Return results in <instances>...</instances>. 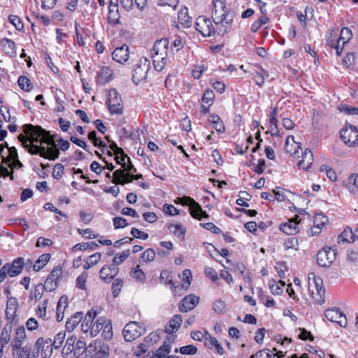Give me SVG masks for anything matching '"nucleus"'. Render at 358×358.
Here are the masks:
<instances>
[{
  "mask_svg": "<svg viewBox=\"0 0 358 358\" xmlns=\"http://www.w3.org/2000/svg\"><path fill=\"white\" fill-rule=\"evenodd\" d=\"M23 134L18 136L22 145L32 155H40L43 157L55 160L59 157V151L55 144V136L50 135L40 126L27 124L23 126Z\"/></svg>",
  "mask_w": 358,
  "mask_h": 358,
  "instance_id": "obj_1",
  "label": "nucleus"
},
{
  "mask_svg": "<svg viewBox=\"0 0 358 358\" xmlns=\"http://www.w3.org/2000/svg\"><path fill=\"white\" fill-rule=\"evenodd\" d=\"M213 8L211 17L215 27L210 18L201 15L196 18V29L203 36H211L215 34L222 36L229 32L232 29L235 12L227 8L225 0H213Z\"/></svg>",
  "mask_w": 358,
  "mask_h": 358,
  "instance_id": "obj_2",
  "label": "nucleus"
},
{
  "mask_svg": "<svg viewBox=\"0 0 358 358\" xmlns=\"http://www.w3.org/2000/svg\"><path fill=\"white\" fill-rule=\"evenodd\" d=\"M169 42L167 38L157 41L151 50L154 68L157 71L164 69L168 61Z\"/></svg>",
  "mask_w": 358,
  "mask_h": 358,
  "instance_id": "obj_3",
  "label": "nucleus"
},
{
  "mask_svg": "<svg viewBox=\"0 0 358 358\" xmlns=\"http://www.w3.org/2000/svg\"><path fill=\"white\" fill-rule=\"evenodd\" d=\"M115 159L123 169L115 171L113 173V179H139L142 176L141 175L136 176L133 175V171H136V169L131 164L129 157L124 154V151L121 154L116 155Z\"/></svg>",
  "mask_w": 358,
  "mask_h": 358,
  "instance_id": "obj_4",
  "label": "nucleus"
},
{
  "mask_svg": "<svg viewBox=\"0 0 358 358\" xmlns=\"http://www.w3.org/2000/svg\"><path fill=\"white\" fill-rule=\"evenodd\" d=\"M108 108L112 115H122L124 112V103L120 94L115 89H110L108 91L107 100Z\"/></svg>",
  "mask_w": 358,
  "mask_h": 358,
  "instance_id": "obj_5",
  "label": "nucleus"
},
{
  "mask_svg": "<svg viewBox=\"0 0 358 358\" xmlns=\"http://www.w3.org/2000/svg\"><path fill=\"white\" fill-rule=\"evenodd\" d=\"M311 279L313 280L315 288V289H310L312 297L315 303L321 305L324 303L325 301V290L323 286L322 279L315 276V273H310L308 275L309 282Z\"/></svg>",
  "mask_w": 358,
  "mask_h": 358,
  "instance_id": "obj_6",
  "label": "nucleus"
},
{
  "mask_svg": "<svg viewBox=\"0 0 358 358\" xmlns=\"http://www.w3.org/2000/svg\"><path fill=\"white\" fill-rule=\"evenodd\" d=\"M150 68V60L146 57H141L133 71V82L138 85L140 82L145 80L147 78L148 73Z\"/></svg>",
  "mask_w": 358,
  "mask_h": 358,
  "instance_id": "obj_7",
  "label": "nucleus"
},
{
  "mask_svg": "<svg viewBox=\"0 0 358 358\" xmlns=\"http://www.w3.org/2000/svg\"><path fill=\"white\" fill-rule=\"evenodd\" d=\"M343 141L350 147L358 145V127L346 124L345 127L340 131Z\"/></svg>",
  "mask_w": 358,
  "mask_h": 358,
  "instance_id": "obj_8",
  "label": "nucleus"
},
{
  "mask_svg": "<svg viewBox=\"0 0 358 358\" xmlns=\"http://www.w3.org/2000/svg\"><path fill=\"white\" fill-rule=\"evenodd\" d=\"M182 205L188 206L189 207L192 216L196 219L208 218V215L203 211L201 206L189 196H183L178 198Z\"/></svg>",
  "mask_w": 358,
  "mask_h": 358,
  "instance_id": "obj_9",
  "label": "nucleus"
},
{
  "mask_svg": "<svg viewBox=\"0 0 358 358\" xmlns=\"http://www.w3.org/2000/svg\"><path fill=\"white\" fill-rule=\"evenodd\" d=\"M145 329L136 322H130L127 323L122 331L124 340L131 342L141 336Z\"/></svg>",
  "mask_w": 358,
  "mask_h": 358,
  "instance_id": "obj_10",
  "label": "nucleus"
},
{
  "mask_svg": "<svg viewBox=\"0 0 358 358\" xmlns=\"http://www.w3.org/2000/svg\"><path fill=\"white\" fill-rule=\"evenodd\" d=\"M346 34L348 36L350 35V29L349 28L345 27L341 29V35L339 38H337L336 35L334 34L333 32H329L327 34V45L336 50V54L340 55L343 52V46L340 45L341 40H343L344 38L343 35Z\"/></svg>",
  "mask_w": 358,
  "mask_h": 358,
  "instance_id": "obj_11",
  "label": "nucleus"
},
{
  "mask_svg": "<svg viewBox=\"0 0 358 358\" xmlns=\"http://www.w3.org/2000/svg\"><path fill=\"white\" fill-rule=\"evenodd\" d=\"M62 273V271L59 266H56L52 270L43 285L46 291H53L58 287Z\"/></svg>",
  "mask_w": 358,
  "mask_h": 358,
  "instance_id": "obj_12",
  "label": "nucleus"
},
{
  "mask_svg": "<svg viewBox=\"0 0 358 358\" xmlns=\"http://www.w3.org/2000/svg\"><path fill=\"white\" fill-rule=\"evenodd\" d=\"M336 255L334 249L331 248H323L317 255V262L321 266H329L336 259Z\"/></svg>",
  "mask_w": 358,
  "mask_h": 358,
  "instance_id": "obj_13",
  "label": "nucleus"
},
{
  "mask_svg": "<svg viewBox=\"0 0 358 358\" xmlns=\"http://www.w3.org/2000/svg\"><path fill=\"white\" fill-rule=\"evenodd\" d=\"M326 318L332 322H336L341 327H345L347 325V319L345 315L339 308H332L327 309L324 313Z\"/></svg>",
  "mask_w": 358,
  "mask_h": 358,
  "instance_id": "obj_14",
  "label": "nucleus"
},
{
  "mask_svg": "<svg viewBox=\"0 0 358 358\" xmlns=\"http://www.w3.org/2000/svg\"><path fill=\"white\" fill-rule=\"evenodd\" d=\"M120 13L118 8V0H110L108 5V21L113 25L120 24Z\"/></svg>",
  "mask_w": 358,
  "mask_h": 358,
  "instance_id": "obj_15",
  "label": "nucleus"
},
{
  "mask_svg": "<svg viewBox=\"0 0 358 358\" xmlns=\"http://www.w3.org/2000/svg\"><path fill=\"white\" fill-rule=\"evenodd\" d=\"M12 325L6 324L0 334V358L3 355V349L11 343Z\"/></svg>",
  "mask_w": 358,
  "mask_h": 358,
  "instance_id": "obj_16",
  "label": "nucleus"
},
{
  "mask_svg": "<svg viewBox=\"0 0 358 358\" xmlns=\"http://www.w3.org/2000/svg\"><path fill=\"white\" fill-rule=\"evenodd\" d=\"M199 297L194 294L186 296L180 303L179 310L183 313L190 311L199 303Z\"/></svg>",
  "mask_w": 358,
  "mask_h": 358,
  "instance_id": "obj_17",
  "label": "nucleus"
},
{
  "mask_svg": "<svg viewBox=\"0 0 358 358\" xmlns=\"http://www.w3.org/2000/svg\"><path fill=\"white\" fill-rule=\"evenodd\" d=\"M10 348L12 356L14 358H29L30 357L31 351V346L30 345H11Z\"/></svg>",
  "mask_w": 358,
  "mask_h": 358,
  "instance_id": "obj_18",
  "label": "nucleus"
},
{
  "mask_svg": "<svg viewBox=\"0 0 358 358\" xmlns=\"http://www.w3.org/2000/svg\"><path fill=\"white\" fill-rule=\"evenodd\" d=\"M113 60L120 64L126 62L129 57V47L123 45L120 48H117L112 54Z\"/></svg>",
  "mask_w": 358,
  "mask_h": 358,
  "instance_id": "obj_19",
  "label": "nucleus"
},
{
  "mask_svg": "<svg viewBox=\"0 0 358 358\" xmlns=\"http://www.w3.org/2000/svg\"><path fill=\"white\" fill-rule=\"evenodd\" d=\"M298 217L299 216L296 215L295 218L289 220L288 222L282 223L280 230L289 235L297 234L299 231Z\"/></svg>",
  "mask_w": 358,
  "mask_h": 358,
  "instance_id": "obj_20",
  "label": "nucleus"
},
{
  "mask_svg": "<svg viewBox=\"0 0 358 358\" xmlns=\"http://www.w3.org/2000/svg\"><path fill=\"white\" fill-rule=\"evenodd\" d=\"M24 264V259L22 257H18L14 259L12 264H6L5 266H6V268L9 271V276L14 277L22 272Z\"/></svg>",
  "mask_w": 358,
  "mask_h": 358,
  "instance_id": "obj_21",
  "label": "nucleus"
},
{
  "mask_svg": "<svg viewBox=\"0 0 358 358\" xmlns=\"http://www.w3.org/2000/svg\"><path fill=\"white\" fill-rule=\"evenodd\" d=\"M119 268L115 265H105L100 270V277L106 282H109L117 274Z\"/></svg>",
  "mask_w": 358,
  "mask_h": 358,
  "instance_id": "obj_22",
  "label": "nucleus"
},
{
  "mask_svg": "<svg viewBox=\"0 0 358 358\" xmlns=\"http://www.w3.org/2000/svg\"><path fill=\"white\" fill-rule=\"evenodd\" d=\"M18 308V301L16 298L10 296L8 297L6 315L8 320H13L15 315Z\"/></svg>",
  "mask_w": 358,
  "mask_h": 358,
  "instance_id": "obj_23",
  "label": "nucleus"
},
{
  "mask_svg": "<svg viewBox=\"0 0 358 358\" xmlns=\"http://www.w3.org/2000/svg\"><path fill=\"white\" fill-rule=\"evenodd\" d=\"M113 76V71L108 66H102L96 78V82L99 85H104L109 82Z\"/></svg>",
  "mask_w": 358,
  "mask_h": 358,
  "instance_id": "obj_24",
  "label": "nucleus"
},
{
  "mask_svg": "<svg viewBox=\"0 0 358 358\" xmlns=\"http://www.w3.org/2000/svg\"><path fill=\"white\" fill-rule=\"evenodd\" d=\"M97 313L93 309L87 311L81 324V329L83 332H91V327L92 326L93 320L96 316Z\"/></svg>",
  "mask_w": 358,
  "mask_h": 358,
  "instance_id": "obj_25",
  "label": "nucleus"
},
{
  "mask_svg": "<svg viewBox=\"0 0 358 358\" xmlns=\"http://www.w3.org/2000/svg\"><path fill=\"white\" fill-rule=\"evenodd\" d=\"M285 149L287 152L290 153L292 155H299V149L301 150H302L300 143H296L294 141V137L292 135L287 136L285 141Z\"/></svg>",
  "mask_w": 358,
  "mask_h": 358,
  "instance_id": "obj_26",
  "label": "nucleus"
},
{
  "mask_svg": "<svg viewBox=\"0 0 358 358\" xmlns=\"http://www.w3.org/2000/svg\"><path fill=\"white\" fill-rule=\"evenodd\" d=\"M182 322V319L180 315H174L166 326V333L171 334L177 331L179 329Z\"/></svg>",
  "mask_w": 358,
  "mask_h": 358,
  "instance_id": "obj_27",
  "label": "nucleus"
},
{
  "mask_svg": "<svg viewBox=\"0 0 358 358\" xmlns=\"http://www.w3.org/2000/svg\"><path fill=\"white\" fill-rule=\"evenodd\" d=\"M173 340L172 336H169L167 341H164L163 345L159 348L152 356L155 358H164L171 350V343Z\"/></svg>",
  "mask_w": 358,
  "mask_h": 358,
  "instance_id": "obj_28",
  "label": "nucleus"
},
{
  "mask_svg": "<svg viewBox=\"0 0 358 358\" xmlns=\"http://www.w3.org/2000/svg\"><path fill=\"white\" fill-rule=\"evenodd\" d=\"M83 318L82 312H77L69 318L66 322V328L69 331H72L79 324Z\"/></svg>",
  "mask_w": 358,
  "mask_h": 358,
  "instance_id": "obj_29",
  "label": "nucleus"
},
{
  "mask_svg": "<svg viewBox=\"0 0 358 358\" xmlns=\"http://www.w3.org/2000/svg\"><path fill=\"white\" fill-rule=\"evenodd\" d=\"M358 234H355L350 227L345 228L342 234L338 237V243H353Z\"/></svg>",
  "mask_w": 358,
  "mask_h": 358,
  "instance_id": "obj_30",
  "label": "nucleus"
},
{
  "mask_svg": "<svg viewBox=\"0 0 358 358\" xmlns=\"http://www.w3.org/2000/svg\"><path fill=\"white\" fill-rule=\"evenodd\" d=\"M313 162V155L310 150L306 149L303 153V159L298 162V166L304 170H308Z\"/></svg>",
  "mask_w": 358,
  "mask_h": 358,
  "instance_id": "obj_31",
  "label": "nucleus"
},
{
  "mask_svg": "<svg viewBox=\"0 0 358 358\" xmlns=\"http://www.w3.org/2000/svg\"><path fill=\"white\" fill-rule=\"evenodd\" d=\"M95 352L93 355L100 356L103 358H108L110 352L109 346L103 343L102 341H96L95 343Z\"/></svg>",
  "mask_w": 358,
  "mask_h": 358,
  "instance_id": "obj_32",
  "label": "nucleus"
},
{
  "mask_svg": "<svg viewBox=\"0 0 358 358\" xmlns=\"http://www.w3.org/2000/svg\"><path fill=\"white\" fill-rule=\"evenodd\" d=\"M27 337L25 329L23 326H20L15 329V337L10 343L11 345H22Z\"/></svg>",
  "mask_w": 358,
  "mask_h": 358,
  "instance_id": "obj_33",
  "label": "nucleus"
},
{
  "mask_svg": "<svg viewBox=\"0 0 358 358\" xmlns=\"http://www.w3.org/2000/svg\"><path fill=\"white\" fill-rule=\"evenodd\" d=\"M107 321L108 320L105 317H100L96 320V322H92L90 335L92 337L96 336L100 332V331L102 330Z\"/></svg>",
  "mask_w": 358,
  "mask_h": 358,
  "instance_id": "obj_34",
  "label": "nucleus"
},
{
  "mask_svg": "<svg viewBox=\"0 0 358 358\" xmlns=\"http://www.w3.org/2000/svg\"><path fill=\"white\" fill-rule=\"evenodd\" d=\"M259 71H255L252 73V78L256 84L260 87L263 86L265 78L268 76L267 71L259 67Z\"/></svg>",
  "mask_w": 358,
  "mask_h": 358,
  "instance_id": "obj_35",
  "label": "nucleus"
},
{
  "mask_svg": "<svg viewBox=\"0 0 358 358\" xmlns=\"http://www.w3.org/2000/svg\"><path fill=\"white\" fill-rule=\"evenodd\" d=\"M50 254H43L39 257V258L36 260L34 265V270L36 271H38L42 269L50 261Z\"/></svg>",
  "mask_w": 358,
  "mask_h": 358,
  "instance_id": "obj_36",
  "label": "nucleus"
},
{
  "mask_svg": "<svg viewBox=\"0 0 358 358\" xmlns=\"http://www.w3.org/2000/svg\"><path fill=\"white\" fill-rule=\"evenodd\" d=\"M9 158L12 160V163L10 164V168H20L22 166V164L19 161L17 158V150L15 147L9 148Z\"/></svg>",
  "mask_w": 358,
  "mask_h": 358,
  "instance_id": "obj_37",
  "label": "nucleus"
},
{
  "mask_svg": "<svg viewBox=\"0 0 358 358\" xmlns=\"http://www.w3.org/2000/svg\"><path fill=\"white\" fill-rule=\"evenodd\" d=\"M45 339L42 337L38 338L34 344V349L37 351L41 350V357L43 358L50 357L52 353L51 349L48 351V353H47L45 350Z\"/></svg>",
  "mask_w": 358,
  "mask_h": 358,
  "instance_id": "obj_38",
  "label": "nucleus"
},
{
  "mask_svg": "<svg viewBox=\"0 0 358 358\" xmlns=\"http://www.w3.org/2000/svg\"><path fill=\"white\" fill-rule=\"evenodd\" d=\"M76 336H71L69 337L66 339L65 345L62 349V355H68L71 352H72L73 350H74V345L76 343Z\"/></svg>",
  "mask_w": 358,
  "mask_h": 358,
  "instance_id": "obj_39",
  "label": "nucleus"
},
{
  "mask_svg": "<svg viewBox=\"0 0 358 358\" xmlns=\"http://www.w3.org/2000/svg\"><path fill=\"white\" fill-rule=\"evenodd\" d=\"M185 10H181L178 12V21L184 27H189L192 25V18L187 14V9L185 8Z\"/></svg>",
  "mask_w": 358,
  "mask_h": 358,
  "instance_id": "obj_40",
  "label": "nucleus"
},
{
  "mask_svg": "<svg viewBox=\"0 0 358 358\" xmlns=\"http://www.w3.org/2000/svg\"><path fill=\"white\" fill-rule=\"evenodd\" d=\"M168 229L170 232L173 233L176 236H177L180 240L184 239L185 230L182 228L180 224H170L168 227Z\"/></svg>",
  "mask_w": 358,
  "mask_h": 358,
  "instance_id": "obj_41",
  "label": "nucleus"
},
{
  "mask_svg": "<svg viewBox=\"0 0 358 358\" xmlns=\"http://www.w3.org/2000/svg\"><path fill=\"white\" fill-rule=\"evenodd\" d=\"M101 257V254L100 252L94 253L90 257H87L85 264L83 266L85 270H88L95 264L98 263Z\"/></svg>",
  "mask_w": 358,
  "mask_h": 358,
  "instance_id": "obj_42",
  "label": "nucleus"
},
{
  "mask_svg": "<svg viewBox=\"0 0 358 358\" xmlns=\"http://www.w3.org/2000/svg\"><path fill=\"white\" fill-rule=\"evenodd\" d=\"M210 122L214 124V128L217 132L223 133L224 131V125L218 115H212Z\"/></svg>",
  "mask_w": 358,
  "mask_h": 358,
  "instance_id": "obj_43",
  "label": "nucleus"
},
{
  "mask_svg": "<svg viewBox=\"0 0 358 358\" xmlns=\"http://www.w3.org/2000/svg\"><path fill=\"white\" fill-rule=\"evenodd\" d=\"M17 83L20 87L25 92H29L31 90V81L26 76H20L17 80Z\"/></svg>",
  "mask_w": 358,
  "mask_h": 358,
  "instance_id": "obj_44",
  "label": "nucleus"
},
{
  "mask_svg": "<svg viewBox=\"0 0 358 358\" xmlns=\"http://www.w3.org/2000/svg\"><path fill=\"white\" fill-rule=\"evenodd\" d=\"M131 275L132 278L140 282H143L145 280V275L144 272L139 268V266H137L131 271Z\"/></svg>",
  "mask_w": 358,
  "mask_h": 358,
  "instance_id": "obj_45",
  "label": "nucleus"
},
{
  "mask_svg": "<svg viewBox=\"0 0 358 358\" xmlns=\"http://www.w3.org/2000/svg\"><path fill=\"white\" fill-rule=\"evenodd\" d=\"M130 255V250L129 249L124 250L121 253H117L114 257L113 262L115 265L121 264Z\"/></svg>",
  "mask_w": 358,
  "mask_h": 358,
  "instance_id": "obj_46",
  "label": "nucleus"
},
{
  "mask_svg": "<svg viewBox=\"0 0 358 358\" xmlns=\"http://www.w3.org/2000/svg\"><path fill=\"white\" fill-rule=\"evenodd\" d=\"M192 279V273L189 269H185L182 271V288L187 289L191 284Z\"/></svg>",
  "mask_w": 358,
  "mask_h": 358,
  "instance_id": "obj_47",
  "label": "nucleus"
},
{
  "mask_svg": "<svg viewBox=\"0 0 358 358\" xmlns=\"http://www.w3.org/2000/svg\"><path fill=\"white\" fill-rule=\"evenodd\" d=\"M66 338V334L64 331L57 333L53 340V347L55 349H59L62 347Z\"/></svg>",
  "mask_w": 358,
  "mask_h": 358,
  "instance_id": "obj_48",
  "label": "nucleus"
},
{
  "mask_svg": "<svg viewBox=\"0 0 358 358\" xmlns=\"http://www.w3.org/2000/svg\"><path fill=\"white\" fill-rule=\"evenodd\" d=\"M338 109L340 112L344 113L347 115H357L358 108L352 107L345 104H341L338 106Z\"/></svg>",
  "mask_w": 358,
  "mask_h": 358,
  "instance_id": "obj_49",
  "label": "nucleus"
},
{
  "mask_svg": "<svg viewBox=\"0 0 358 358\" xmlns=\"http://www.w3.org/2000/svg\"><path fill=\"white\" fill-rule=\"evenodd\" d=\"M88 278V274L86 272H83L82 274L78 275L76 278V287L80 289H86V282Z\"/></svg>",
  "mask_w": 358,
  "mask_h": 358,
  "instance_id": "obj_50",
  "label": "nucleus"
},
{
  "mask_svg": "<svg viewBox=\"0 0 358 358\" xmlns=\"http://www.w3.org/2000/svg\"><path fill=\"white\" fill-rule=\"evenodd\" d=\"M155 251L152 248H148L142 253L141 259L143 262H150L155 259Z\"/></svg>",
  "mask_w": 358,
  "mask_h": 358,
  "instance_id": "obj_51",
  "label": "nucleus"
},
{
  "mask_svg": "<svg viewBox=\"0 0 358 358\" xmlns=\"http://www.w3.org/2000/svg\"><path fill=\"white\" fill-rule=\"evenodd\" d=\"M102 330V336L105 339L110 340L113 337V327L110 320L107 321Z\"/></svg>",
  "mask_w": 358,
  "mask_h": 358,
  "instance_id": "obj_52",
  "label": "nucleus"
},
{
  "mask_svg": "<svg viewBox=\"0 0 358 358\" xmlns=\"http://www.w3.org/2000/svg\"><path fill=\"white\" fill-rule=\"evenodd\" d=\"M320 171L324 172L328 179H336L338 177L335 171L327 165H322L320 167Z\"/></svg>",
  "mask_w": 358,
  "mask_h": 358,
  "instance_id": "obj_53",
  "label": "nucleus"
},
{
  "mask_svg": "<svg viewBox=\"0 0 358 358\" xmlns=\"http://www.w3.org/2000/svg\"><path fill=\"white\" fill-rule=\"evenodd\" d=\"M44 289V286L42 284H38L37 286H36L34 290L31 292V298H34L36 301L40 300L42 298Z\"/></svg>",
  "mask_w": 358,
  "mask_h": 358,
  "instance_id": "obj_54",
  "label": "nucleus"
},
{
  "mask_svg": "<svg viewBox=\"0 0 358 358\" xmlns=\"http://www.w3.org/2000/svg\"><path fill=\"white\" fill-rule=\"evenodd\" d=\"M8 20L15 27L16 29L20 31L24 28V24L18 16L10 15L8 17Z\"/></svg>",
  "mask_w": 358,
  "mask_h": 358,
  "instance_id": "obj_55",
  "label": "nucleus"
},
{
  "mask_svg": "<svg viewBox=\"0 0 358 358\" xmlns=\"http://www.w3.org/2000/svg\"><path fill=\"white\" fill-rule=\"evenodd\" d=\"M214 98H215V94H214L213 91L207 90L205 91L204 94H203L202 101L203 103L209 104V106H211L213 103Z\"/></svg>",
  "mask_w": 358,
  "mask_h": 358,
  "instance_id": "obj_56",
  "label": "nucleus"
},
{
  "mask_svg": "<svg viewBox=\"0 0 358 358\" xmlns=\"http://www.w3.org/2000/svg\"><path fill=\"white\" fill-rule=\"evenodd\" d=\"M213 310L217 314H222L225 310V303L221 300H216L213 303Z\"/></svg>",
  "mask_w": 358,
  "mask_h": 358,
  "instance_id": "obj_57",
  "label": "nucleus"
},
{
  "mask_svg": "<svg viewBox=\"0 0 358 358\" xmlns=\"http://www.w3.org/2000/svg\"><path fill=\"white\" fill-rule=\"evenodd\" d=\"M131 234L136 238L146 240L148 238V234L141 231L135 227L131 228Z\"/></svg>",
  "mask_w": 358,
  "mask_h": 358,
  "instance_id": "obj_58",
  "label": "nucleus"
},
{
  "mask_svg": "<svg viewBox=\"0 0 358 358\" xmlns=\"http://www.w3.org/2000/svg\"><path fill=\"white\" fill-rule=\"evenodd\" d=\"M182 355H194L197 352V348L193 345L182 346L179 350Z\"/></svg>",
  "mask_w": 358,
  "mask_h": 358,
  "instance_id": "obj_59",
  "label": "nucleus"
},
{
  "mask_svg": "<svg viewBox=\"0 0 358 358\" xmlns=\"http://www.w3.org/2000/svg\"><path fill=\"white\" fill-rule=\"evenodd\" d=\"M298 241L294 237H290L287 238L284 243V247L285 250L289 249H297Z\"/></svg>",
  "mask_w": 358,
  "mask_h": 358,
  "instance_id": "obj_60",
  "label": "nucleus"
},
{
  "mask_svg": "<svg viewBox=\"0 0 358 358\" xmlns=\"http://www.w3.org/2000/svg\"><path fill=\"white\" fill-rule=\"evenodd\" d=\"M204 273L213 282H216L218 280L217 271L212 267L206 266Z\"/></svg>",
  "mask_w": 358,
  "mask_h": 358,
  "instance_id": "obj_61",
  "label": "nucleus"
},
{
  "mask_svg": "<svg viewBox=\"0 0 358 358\" xmlns=\"http://www.w3.org/2000/svg\"><path fill=\"white\" fill-rule=\"evenodd\" d=\"M123 286V281L121 279H115L112 285V289L114 296H117Z\"/></svg>",
  "mask_w": 358,
  "mask_h": 358,
  "instance_id": "obj_62",
  "label": "nucleus"
},
{
  "mask_svg": "<svg viewBox=\"0 0 358 358\" xmlns=\"http://www.w3.org/2000/svg\"><path fill=\"white\" fill-rule=\"evenodd\" d=\"M275 355L271 354L269 350H259L255 355H252L250 358H274Z\"/></svg>",
  "mask_w": 358,
  "mask_h": 358,
  "instance_id": "obj_63",
  "label": "nucleus"
},
{
  "mask_svg": "<svg viewBox=\"0 0 358 358\" xmlns=\"http://www.w3.org/2000/svg\"><path fill=\"white\" fill-rule=\"evenodd\" d=\"M355 55L354 52L348 53L343 59V64L347 67L350 66L355 63Z\"/></svg>",
  "mask_w": 358,
  "mask_h": 358,
  "instance_id": "obj_64",
  "label": "nucleus"
}]
</instances>
